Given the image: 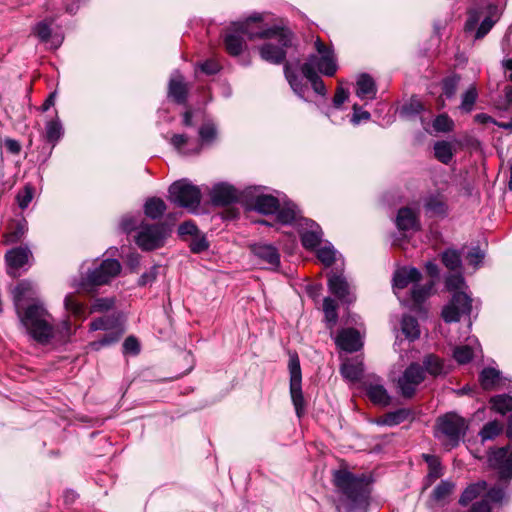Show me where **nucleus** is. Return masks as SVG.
<instances>
[{"mask_svg":"<svg viewBox=\"0 0 512 512\" xmlns=\"http://www.w3.org/2000/svg\"><path fill=\"white\" fill-rule=\"evenodd\" d=\"M288 369L290 374V395L296 415L301 418L305 413V400L302 392V373L296 353L290 354Z\"/></svg>","mask_w":512,"mask_h":512,"instance_id":"13","label":"nucleus"},{"mask_svg":"<svg viewBox=\"0 0 512 512\" xmlns=\"http://www.w3.org/2000/svg\"><path fill=\"white\" fill-rule=\"evenodd\" d=\"M341 374L350 381H357L363 374V364L357 360H348L342 364Z\"/></svg>","mask_w":512,"mask_h":512,"instance_id":"36","label":"nucleus"},{"mask_svg":"<svg viewBox=\"0 0 512 512\" xmlns=\"http://www.w3.org/2000/svg\"><path fill=\"white\" fill-rule=\"evenodd\" d=\"M477 90L475 86H471L462 96L460 108L464 112H470L477 100Z\"/></svg>","mask_w":512,"mask_h":512,"instance_id":"55","label":"nucleus"},{"mask_svg":"<svg viewBox=\"0 0 512 512\" xmlns=\"http://www.w3.org/2000/svg\"><path fill=\"white\" fill-rule=\"evenodd\" d=\"M277 212V220L282 224H291L298 215L296 206L291 203H285L283 207L279 206Z\"/></svg>","mask_w":512,"mask_h":512,"instance_id":"48","label":"nucleus"},{"mask_svg":"<svg viewBox=\"0 0 512 512\" xmlns=\"http://www.w3.org/2000/svg\"><path fill=\"white\" fill-rule=\"evenodd\" d=\"M396 225L399 230H418L420 228L418 216L414 210L408 207L399 209L396 217Z\"/></svg>","mask_w":512,"mask_h":512,"instance_id":"29","label":"nucleus"},{"mask_svg":"<svg viewBox=\"0 0 512 512\" xmlns=\"http://www.w3.org/2000/svg\"><path fill=\"white\" fill-rule=\"evenodd\" d=\"M170 144L183 155L198 154L201 150V145L198 142L195 143L193 148H189L191 142L185 134H173L170 138Z\"/></svg>","mask_w":512,"mask_h":512,"instance_id":"32","label":"nucleus"},{"mask_svg":"<svg viewBox=\"0 0 512 512\" xmlns=\"http://www.w3.org/2000/svg\"><path fill=\"white\" fill-rule=\"evenodd\" d=\"M442 263L450 270H456L461 266V257L458 251L448 249L442 253Z\"/></svg>","mask_w":512,"mask_h":512,"instance_id":"53","label":"nucleus"},{"mask_svg":"<svg viewBox=\"0 0 512 512\" xmlns=\"http://www.w3.org/2000/svg\"><path fill=\"white\" fill-rule=\"evenodd\" d=\"M65 309L74 317L85 319L87 317V309L85 305L79 302L73 294H68L64 299Z\"/></svg>","mask_w":512,"mask_h":512,"instance_id":"40","label":"nucleus"},{"mask_svg":"<svg viewBox=\"0 0 512 512\" xmlns=\"http://www.w3.org/2000/svg\"><path fill=\"white\" fill-rule=\"evenodd\" d=\"M445 285L453 292L451 301L443 308L442 317L445 322H457L462 315H469L472 309L471 297L462 291L465 281L461 274H450L446 277Z\"/></svg>","mask_w":512,"mask_h":512,"instance_id":"4","label":"nucleus"},{"mask_svg":"<svg viewBox=\"0 0 512 512\" xmlns=\"http://www.w3.org/2000/svg\"><path fill=\"white\" fill-rule=\"evenodd\" d=\"M467 430L468 423L465 418L450 412L438 417L434 435L447 450H450L460 444Z\"/></svg>","mask_w":512,"mask_h":512,"instance_id":"5","label":"nucleus"},{"mask_svg":"<svg viewBox=\"0 0 512 512\" xmlns=\"http://www.w3.org/2000/svg\"><path fill=\"white\" fill-rule=\"evenodd\" d=\"M32 253L27 246H20L7 251L5 259L11 270L19 269L29 262Z\"/></svg>","mask_w":512,"mask_h":512,"instance_id":"26","label":"nucleus"},{"mask_svg":"<svg viewBox=\"0 0 512 512\" xmlns=\"http://www.w3.org/2000/svg\"><path fill=\"white\" fill-rule=\"evenodd\" d=\"M377 88L374 80L368 74H361L356 82V95L362 99H374Z\"/></svg>","mask_w":512,"mask_h":512,"instance_id":"31","label":"nucleus"},{"mask_svg":"<svg viewBox=\"0 0 512 512\" xmlns=\"http://www.w3.org/2000/svg\"><path fill=\"white\" fill-rule=\"evenodd\" d=\"M188 88L179 72L171 75L168 88V96L178 104H184L187 100Z\"/></svg>","mask_w":512,"mask_h":512,"instance_id":"24","label":"nucleus"},{"mask_svg":"<svg viewBox=\"0 0 512 512\" xmlns=\"http://www.w3.org/2000/svg\"><path fill=\"white\" fill-rule=\"evenodd\" d=\"M364 387L367 396L374 404L379 406H388L390 404L391 397L379 380L365 382Z\"/></svg>","mask_w":512,"mask_h":512,"instance_id":"23","label":"nucleus"},{"mask_svg":"<svg viewBox=\"0 0 512 512\" xmlns=\"http://www.w3.org/2000/svg\"><path fill=\"white\" fill-rule=\"evenodd\" d=\"M433 286V281L425 284L416 282L412 287L409 298L403 301L413 307L420 306L430 296Z\"/></svg>","mask_w":512,"mask_h":512,"instance_id":"30","label":"nucleus"},{"mask_svg":"<svg viewBox=\"0 0 512 512\" xmlns=\"http://www.w3.org/2000/svg\"><path fill=\"white\" fill-rule=\"evenodd\" d=\"M454 123L447 114L438 115L433 121V128L437 132H449L453 129Z\"/></svg>","mask_w":512,"mask_h":512,"instance_id":"58","label":"nucleus"},{"mask_svg":"<svg viewBox=\"0 0 512 512\" xmlns=\"http://www.w3.org/2000/svg\"><path fill=\"white\" fill-rule=\"evenodd\" d=\"M336 255L337 251L330 243L325 244L317 251L318 259L326 267H330L336 261Z\"/></svg>","mask_w":512,"mask_h":512,"instance_id":"52","label":"nucleus"},{"mask_svg":"<svg viewBox=\"0 0 512 512\" xmlns=\"http://www.w3.org/2000/svg\"><path fill=\"white\" fill-rule=\"evenodd\" d=\"M402 332L410 340H415L420 336V329L416 318L406 315L401 322Z\"/></svg>","mask_w":512,"mask_h":512,"instance_id":"45","label":"nucleus"},{"mask_svg":"<svg viewBox=\"0 0 512 512\" xmlns=\"http://www.w3.org/2000/svg\"><path fill=\"white\" fill-rule=\"evenodd\" d=\"M301 72L303 76L311 83L313 90L319 95H325L327 90L324 82L318 75L316 71L310 70L308 66L306 68H301Z\"/></svg>","mask_w":512,"mask_h":512,"instance_id":"46","label":"nucleus"},{"mask_svg":"<svg viewBox=\"0 0 512 512\" xmlns=\"http://www.w3.org/2000/svg\"><path fill=\"white\" fill-rule=\"evenodd\" d=\"M328 287L341 302L351 304L355 301L353 287L342 273L331 272L328 277Z\"/></svg>","mask_w":512,"mask_h":512,"instance_id":"17","label":"nucleus"},{"mask_svg":"<svg viewBox=\"0 0 512 512\" xmlns=\"http://www.w3.org/2000/svg\"><path fill=\"white\" fill-rule=\"evenodd\" d=\"M459 81H460V77L457 76V75H453V76L447 77V78H445L443 80L442 90H443V93L448 98H451L452 96H454Z\"/></svg>","mask_w":512,"mask_h":512,"instance_id":"59","label":"nucleus"},{"mask_svg":"<svg viewBox=\"0 0 512 512\" xmlns=\"http://www.w3.org/2000/svg\"><path fill=\"white\" fill-rule=\"evenodd\" d=\"M113 306H114V300L112 298H98L93 302L90 312L108 311Z\"/></svg>","mask_w":512,"mask_h":512,"instance_id":"61","label":"nucleus"},{"mask_svg":"<svg viewBox=\"0 0 512 512\" xmlns=\"http://www.w3.org/2000/svg\"><path fill=\"white\" fill-rule=\"evenodd\" d=\"M198 133L203 144H210L216 139L217 129L212 121H207L201 125Z\"/></svg>","mask_w":512,"mask_h":512,"instance_id":"51","label":"nucleus"},{"mask_svg":"<svg viewBox=\"0 0 512 512\" xmlns=\"http://www.w3.org/2000/svg\"><path fill=\"white\" fill-rule=\"evenodd\" d=\"M323 310L325 320L329 324V327L334 326L338 319L336 301L330 297H326L323 301Z\"/></svg>","mask_w":512,"mask_h":512,"instance_id":"50","label":"nucleus"},{"mask_svg":"<svg viewBox=\"0 0 512 512\" xmlns=\"http://www.w3.org/2000/svg\"><path fill=\"white\" fill-rule=\"evenodd\" d=\"M170 234V229L165 224L142 223L134 236L138 247L144 251H152L164 246Z\"/></svg>","mask_w":512,"mask_h":512,"instance_id":"10","label":"nucleus"},{"mask_svg":"<svg viewBox=\"0 0 512 512\" xmlns=\"http://www.w3.org/2000/svg\"><path fill=\"white\" fill-rule=\"evenodd\" d=\"M434 156L443 164H449L454 156V147L448 141H437L434 144Z\"/></svg>","mask_w":512,"mask_h":512,"instance_id":"35","label":"nucleus"},{"mask_svg":"<svg viewBox=\"0 0 512 512\" xmlns=\"http://www.w3.org/2000/svg\"><path fill=\"white\" fill-rule=\"evenodd\" d=\"M502 13L501 8L495 4H486L476 9H470L465 23V31L472 32L476 29L480 19L484 16L475 33V39L483 38L499 20Z\"/></svg>","mask_w":512,"mask_h":512,"instance_id":"6","label":"nucleus"},{"mask_svg":"<svg viewBox=\"0 0 512 512\" xmlns=\"http://www.w3.org/2000/svg\"><path fill=\"white\" fill-rule=\"evenodd\" d=\"M423 458L429 468V472L426 476L424 485V488H427L443 475V469L440 460L437 456L423 454Z\"/></svg>","mask_w":512,"mask_h":512,"instance_id":"33","label":"nucleus"},{"mask_svg":"<svg viewBox=\"0 0 512 512\" xmlns=\"http://www.w3.org/2000/svg\"><path fill=\"white\" fill-rule=\"evenodd\" d=\"M477 352H481L478 340H470L468 344L456 346L453 357L459 364H466L477 355Z\"/></svg>","mask_w":512,"mask_h":512,"instance_id":"27","label":"nucleus"},{"mask_svg":"<svg viewBox=\"0 0 512 512\" xmlns=\"http://www.w3.org/2000/svg\"><path fill=\"white\" fill-rule=\"evenodd\" d=\"M371 478L365 473L355 474L347 469L333 472V483L341 493L346 512H366L371 494Z\"/></svg>","mask_w":512,"mask_h":512,"instance_id":"2","label":"nucleus"},{"mask_svg":"<svg viewBox=\"0 0 512 512\" xmlns=\"http://www.w3.org/2000/svg\"><path fill=\"white\" fill-rule=\"evenodd\" d=\"M426 213L431 216L446 217L448 214V204L442 194H431L424 201Z\"/></svg>","mask_w":512,"mask_h":512,"instance_id":"25","label":"nucleus"},{"mask_svg":"<svg viewBox=\"0 0 512 512\" xmlns=\"http://www.w3.org/2000/svg\"><path fill=\"white\" fill-rule=\"evenodd\" d=\"M414 418V412L409 408H400L388 412L377 419V424L385 426H396Z\"/></svg>","mask_w":512,"mask_h":512,"instance_id":"28","label":"nucleus"},{"mask_svg":"<svg viewBox=\"0 0 512 512\" xmlns=\"http://www.w3.org/2000/svg\"><path fill=\"white\" fill-rule=\"evenodd\" d=\"M121 271V264L116 259H106L90 270L80 283V288L92 292L96 287L108 284Z\"/></svg>","mask_w":512,"mask_h":512,"instance_id":"11","label":"nucleus"},{"mask_svg":"<svg viewBox=\"0 0 512 512\" xmlns=\"http://www.w3.org/2000/svg\"><path fill=\"white\" fill-rule=\"evenodd\" d=\"M421 279V272L415 267H401L393 276V290L399 300L402 301L401 291L410 284H415Z\"/></svg>","mask_w":512,"mask_h":512,"instance_id":"20","label":"nucleus"},{"mask_svg":"<svg viewBox=\"0 0 512 512\" xmlns=\"http://www.w3.org/2000/svg\"><path fill=\"white\" fill-rule=\"evenodd\" d=\"M189 246L192 252L200 253L208 248V242L204 236L199 235V233H197L196 235L193 236Z\"/></svg>","mask_w":512,"mask_h":512,"instance_id":"60","label":"nucleus"},{"mask_svg":"<svg viewBox=\"0 0 512 512\" xmlns=\"http://www.w3.org/2000/svg\"><path fill=\"white\" fill-rule=\"evenodd\" d=\"M53 19H44L38 22L32 29V33L43 43H48L52 39Z\"/></svg>","mask_w":512,"mask_h":512,"instance_id":"44","label":"nucleus"},{"mask_svg":"<svg viewBox=\"0 0 512 512\" xmlns=\"http://www.w3.org/2000/svg\"><path fill=\"white\" fill-rule=\"evenodd\" d=\"M424 109L423 104L418 99L412 98L407 104L402 107L401 114L408 118L419 115Z\"/></svg>","mask_w":512,"mask_h":512,"instance_id":"56","label":"nucleus"},{"mask_svg":"<svg viewBox=\"0 0 512 512\" xmlns=\"http://www.w3.org/2000/svg\"><path fill=\"white\" fill-rule=\"evenodd\" d=\"M455 489V484L449 480H442L433 490L432 499L436 502L444 501Z\"/></svg>","mask_w":512,"mask_h":512,"instance_id":"47","label":"nucleus"},{"mask_svg":"<svg viewBox=\"0 0 512 512\" xmlns=\"http://www.w3.org/2000/svg\"><path fill=\"white\" fill-rule=\"evenodd\" d=\"M210 199L215 206H226L237 202L243 193L226 183L215 184L210 190Z\"/></svg>","mask_w":512,"mask_h":512,"instance_id":"19","label":"nucleus"},{"mask_svg":"<svg viewBox=\"0 0 512 512\" xmlns=\"http://www.w3.org/2000/svg\"><path fill=\"white\" fill-rule=\"evenodd\" d=\"M424 371L432 376H439L447 372L445 363L439 357L430 354L423 360Z\"/></svg>","mask_w":512,"mask_h":512,"instance_id":"37","label":"nucleus"},{"mask_svg":"<svg viewBox=\"0 0 512 512\" xmlns=\"http://www.w3.org/2000/svg\"><path fill=\"white\" fill-rule=\"evenodd\" d=\"M34 197V188L31 185H26L16 195V200L21 209H26Z\"/></svg>","mask_w":512,"mask_h":512,"instance_id":"57","label":"nucleus"},{"mask_svg":"<svg viewBox=\"0 0 512 512\" xmlns=\"http://www.w3.org/2000/svg\"><path fill=\"white\" fill-rule=\"evenodd\" d=\"M299 234L304 248L314 250L322 241L321 227L310 219H303L300 223Z\"/></svg>","mask_w":512,"mask_h":512,"instance_id":"18","label":"nucleus"},{"mask_svg":"<svg viewBox=\"0 0 512 512\" xmlns=\"http://www.w3.org/2000/svg\"><path fill=\"white\" fill-rule=\"evenodd\" d=\"M284 73L295 94L304 99L307 86L302 83V79L290 68L288 64H285L284 66Z\"/></svg>","mask_w":512,"mask_h":512,"instance_id":"41","label":"nucleus"},{"mask_svg":"<svg viewBox=\"0 0 512 512\" xmlns=\"http://www.w3.org/2000/svg\"><path fill=\"white\" fill-rule=\"evenodd\" d=\"M123 350L125 353L137 354L140 350L138 340L133 336L127 337L123 343Z\"/></svg>","mask_w":512,"mask_h":512,"instance_id":"64","label":"nucleus"},{"mask_svg":"<svg viewBox=\"0 0 512 512\" xmlns=\"http://www.w3.org/2000/svg\"><path fill=\"white\" fill-rule=\"evenodd\" d=\"M425 379L424 368L418 363L410 364L398 379V388L405 398L414 396L417 387Z\"/></svg>","mask_w":512,"mask_h":512,"instance_id":"15","label":"nucleus"},{"mask_svg":"<svg viewBox=\"0 0 512 512\" xmlns=\"http://www.w3.org/2000/svg\"><path fill=\"white\" fill-rule=\"evenodd\" d=\"M491 404L495 411L506 414L512 410V397L507 394L497 395L491 398Z\"/></svg>","mask_w":512,"mask_h":512,"instance_id":"49","label":"nucleus"},{"mask_svg":"<svg viewBox=\"0 0 512 512\" xmlns=\"http://www.w3.org/2000/svg\"><path fill=\"white\" fill-rule=\"evenodd\" d=\"M505 497V491L501 487H493L486 494L484 499H487L488 503H500Z\"/></svg>","mask_w":512,"mask_h":512,"instance_id":"62","label":"nucleus"},{"mask_svg":"<svg viewBox=\"0 0 512 512\" xmlns=\"http://www.w3.org/2000/svg\"><path fill=\"white\" fill-rule=\"evenodd\" d=\"M479 381L483 389H494L500 381V372L494 368H485L480 373Z\"/></svg>","mask_w":512,"mask_h":512,"instance_id":"42","label":"nucleus"},{"mask_svg":"<svg viewBox=\"0 0 512 512\" xmlns=\"http://www.w3.org/2000/svg\"><path fill=\"white\" fill-rule=\"evenodd\" d=\"M254 255L262 260L270 268H276L280 264V254L276 247L270 244H254L252 247Z\"/></svg>","mask_w":512,"mask_h":512,"instance_id":"22","label":"nucleus"},{"mask_svg":"<svg viewBox=\"0 0 512 512\" xmlns=\"http://www.w3.org/2000/svg\"><path fill=\"white\" fill-rule=\"evenodd\" d=\"M199 68L207 75L216 74L220 70V65L216 60L209 59L199 64Z\"/></svg>","mask_w":512,"mask_h":512,"instance_id":"63","label":"nucleus"},{"mask_svg":"<svg viewBox=\"0 0 512 512\" xmlns=\"http://www.w3.org/2000/svg\"><path fill=\"white\" fill-rule=\"evenodd\" d=\"M488 462L490 467L498 471L501 480L512 478V449L509 446L491 451Z\"/></svg>","mask_w":512,"mask_h":512,"instance_id":"16","label":"nucleus"},{"mask_svg":"<svg viewBox=\"0 0 512 512\" xmlns=\"http://www.w3.org/2000/svg\"><path fill=\"white\" fill-rule=\"evenodd\" d=\"M502 431V425L497 421H491L484 425L479 435L482 441L492 440L500 434Z\"/></svg>","mask_w":512,"mask_h":512,"instance_id":"54","label":"nucleus"},{"mask_svg":"<svg viewBox=\"0 0 512 512\" xmlns=\"http://www.w3.org/2000/svg\"><path fill=\"white\" fill-rule=\"evenodd\" d=\"M169 200L188 211L195 213L201 202V190L187 179L172 183L169 187Z\"/></svg>","mask_w":512,"mask_h":512,"instance_id":"7","label":"nucleus"},{"mask_svg":"<svg viewBox=\"0 0 512 512\" xmlns=\"http://www.w3.org/2000/svg\"><path fill=\"white\" fill-rule=\"evenodd\" d=\"M166 210V204L161 198L153 197L146 201L144 212L151 219L160 218Z\"/></svg>","mask_w":512,"mask_h":512,"instance_id":"39","label":"nucleus"},{"mask_svg":"<svg viewBox=\"0 0 512 512\" xmlns=\"http://www.w3.org/2000/svg\"><path fill=\"white\" fill-rule=\"evenodd\" d=\"M13 303L20 326L35 342L46 345L56 337L54 318L38 298L33 283L23 280L13 290Z\"/></svg>","mask_w":512,"mask_h":512,"instance_id":"1","label":"nucleus"},{"mask_svg":"<svg viewBox=\"0 0 512 512\" xmlns=\"http://www.w3.org/2000/svg\"><path fill=\"white\" fill-rule=\"evenodd\" d=\"M487 484L485 481H481L468 486L460 496L459 503L463 506L468 505L478 495L486 490Z\"/></svg>","mask_w":512,"mask_h":512,"instance_id":"43","label":"nucleus"},{"mask_svg":"<svg viewBox=\"0 0 512 512\" xmlns=\"http://www.w3.org/2000/svg\"><path fill=\"white\" fill-rule=\"evenodd\" d=\"M247 207L261 214H273L279 209V200L270 194H264L259 188H248L243 192Z\"/></svg>","mask_w":512,"mask_h":512,"instance_id":"14","label":"nucleus"},{"mask_svg":"<svg viewBox=\"0 0 512 512\" xmlns=\"http://www.w3.org/2000/svg\"><path fill=\"white\" fill-rule=\"evenodd\" d=\"M261 20V14L255 13L247 18L244 22H239L233 25V28L228 30L224 36V45L226 51L232 55H239L244 47L245 41L243 36L246 35L248 37V33L245 31L244 26L248 23H251L250 29L258 30V25Z\"/></svg>","mask_w":512,"mask_h":512,"instance_id":"12","label":"nucleus"},{"mask_svg":"<svg viewBox=\"0 0 512 512\" xmlns=\"http://www.w3.org/2000/svg\"><path fill=\"white\" fill-rule=\"evenodd\" d=\"M316 54H311L301 68H310L312 71L321 73L325 76H334L338 65L334 51L331 46L326 45L318 37L314 42Z\"/></svg>","mask_w":512,"mask_h":512,"instance_id":"8","label":"nucleus"},{"mask_svg":"<svg viewBox=\"0 0 512 512\" xmlns=\"http://www.w3.org/2000/svg\"><path fill=\"white\" fill-rule=\"evenodd\" d=\"M63 126L61 124L60 119L56 115L54 119H51L46 122L45 125V138L47 142L52 143L53 145L57 143L61 137L63 136Z\"/></svg>","mask_w":512,"mask_h":512,"instance_id":"34","label":"nucleus"},{"mask_svg":"<svg viewBox=\"0 0 512 512\" xmlns=\"http://www.w3.org/2000/svg\"><path fill=\"white\" fill-rule=\"evenodd\" d=\"M335 343L337 347L346 352H356L363 346L361 335L354 328L340 330L335 338Z\"/></svg>","mask_w":512,"mask_h":512,"instance_id":"21","label":"nucleus"},{"mask_svg":"<svg viewBox=\"0 0 512 512\" xmlns=\"http://www.w3.org/2000/svg\"><path fill=\"white\" fill-rule=\"evenodd\" d=\"M28 231V224L26 220L17 221L13 224L9 231L5 234V243L13 244L21 241Z\"/></svg>","mask_w":512,"mask_h":512,"instance_id":"38","label":"nucleus"},{"mask_svg":"<svg viewBox=\"0 0 512 512\" xmlns=\"http://www.w3.org/2000/svg\"><path fill=\"white\" fill-rule=\"evenodd\" d=\"M251 23L244 26L249 39H267L260 49V56L263 60L272 64H281L286 58V48L292 44V32L284 27L273 25L268 26L263 22V15L258 25V30L250 29Z\"/></svg>","mask_w":512,"mask_h":512,"instance_id":"3","label":"nucleus"},{"mask_svg":"<svg viewBox=\"0 0 512 512\" xmlns=\"http://www.w3.org/2000/svg\"><path fill=\"white\" fill-rule=\"evenodd\" d=\"M90 329L93 331H106L102 338L90 343L91 348L96 351L118 342L124 333L121 320L115 315H105L93 320L90 323Z\"/></svg>","mask_w":512,"mask_h":512,"instance_id":"9","label":"nucleus"}]
</instances>
